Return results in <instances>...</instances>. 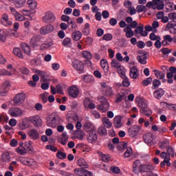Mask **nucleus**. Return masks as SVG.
<instances>
[{"instance_id":"1","label":"nucleus","mask_w":176,"mask_h":176,"mask_svg":"<svg viewBox=\"0 0 176 176\" xmlns=\"http://www.w3.org/2000/svg\"><path fill=\"white\" fill-rule=\"evenodd\" d=\"M60 122H61V118L58 115H51L47 118V126L54 129L60 124Z\"/></svg>"},{"instance_id":"2","label":"nucleus","mask_w":176,"mask_h":176,"mask_svg":"<svg viewBox=\"0 0 176 176\" xmlns=\"http://www.w3.org/2000/svg\"><path fill=\"white\" fill-rule=\"evenodd\" d=\"M100 85V91L103 96H105V97H112L115 96L112 87L108 85L105 82H101Z\"/></svg>"},{"instance_id":"3","label":"nucleus","mask_w":176,"mask_h":176,"mask_svg":"<svg viewBox=\"0 0 176 176\" xmlns=\"http://www.w3.org/2000/svg\"><path fill=\"white\" fill-rule=\"evenodd\" d=\"M137 27H138V22H137V21H134L131 24L128 25L123 30L125 33V36L126 38H133V36H134V31H133L131 28H137Z\"/></svg>"},{"instance_id":"4","label":"nucleus","mask_w":176,"mask_h":176,"mask_svg":"<svg viewBox=\"0 0 176 176\" xmlns=\"http://www.w3.org/2000/svg\"><path fill=\"white\" fill-rule=\"evenodd\" d=\"M20 162L21 164L24 166H28L32 168H36L38 167V162L35 160L30 157H21Z\"/></svg>"},{"instance_id":"5","label":"nucleus","mask_w":176,"mask_h":176,"mask_svg":"<svg viewBox=\"0 0 176 176\" xmlns=\"http://www.w3.org/2000/svg\"><path fill=\"white\" fill-rule=\"evenodd\" d=\"M42 20L45 24H52L56 21V15L51 11H47L44 13Z\"/></svg>"},{"instance_id":"6","label":"nucleus","mask_w":176,"mask_h":176,"mask_svg":"<svg viewBox=\"0 0 176 176\" xmlns=\"http://www.w3.org/2000/svg\"><path fill=\"white\" fill-rule=\"evenodd\" d=\"M100 105L98 107V111L102 113H105L109 111V108L111 105L109 104V102H108V99L104 96H102L100 98Z\"/></svg>"},{"instance_id":"7","label":"nucleus","mask_w":176,"mask_h":176,"mask_svg":"<svg viewBox=\"0 0 176 176\" xmlns=\"http://www.w3.org/2000/svg\"><path fill=\"white\" fill-rule=\"evenodd\" d=\"M8 114L11 118H20L24 115V111L19 107H10L8 110Z\"/></svg>"},{"instance_id":"8","label":"nucleus","mask_w":176,"mask_h":176,"mask_svg":"<svg viewBox=\"0 0 176 176\" xmlns=\"http://www.w3.org/2000/svg\"><path fill=\"white\" fill-rule=\"evenodd\" d=\"M142 127L138 125H133L128 129V135L131 138H135L138 135L140 131L142 130Z\"/></svg>"},{"instance_id":"9","label":"nucleus","mask_w":176,"mask_h":176,"mask_svg":"<svg viewBox=\"0 0 176 176\" xmlns=\"http://www.w3.org/2000/svg\"><path fill=\"white\" fill-rule=\"evenodd\" d=\"M28 120L34 125V127L42 126V118L38 115L30 116Z\"/></svg>"},{"instance_id":"10","label":"nucleus","mask_w":176,"mask_h":176,"mask_svg":"<svg viewBox=\"0 0 176 176\" xmlns=\"http://www.w3.org/2000/svg\"><path fill=\"white\" fill-rule=\"evenodd\" d=\"M143 166L140 160H135L133 164V173L138 175L140 173H142Z\"/></svg>"},{"instance_id":"11","label":"nucleus","mask_w":176,"mask_h":176,"mask_svg":"<svg viewBox=\"0 0 176 176\" xmlns=\"http://www.w3.org/2000/svg\"><path fill=\"white\" fill-rule=\"evenodd\" d=\"M25 101V94L19 93L13 98V102L15 105H21Z\"/></svg>"},{"instance_id":"12","label":"nucleus","mask_w":176,"mask_h":176,"mask_svg":"<svg viewBox=\"0 0 176 176\" xmlns=\"http://www.w3.org/2000/svg\"><path fill=\"white\" fill-rule=\"evenodd\" d=\"M68 94L70 96V97H72V98H78V96H79V89L76 85H72L68 88Z\"/></svg>"},{"instance_id":"13","label":"nucleus","mask_w":176,"mask_h":176,"mask_svg":"<svg viewBox=\"0 0 176 176\" xmlns=\"http://www.w3.org/2000/svg\"><path fill=\"white\" fill-rule=\"evenodd\" d=\"M54 31V25L48 24L40 29V34H41V35H47V34H50V32H53Z\"/></svg>"},{"instance_id":"14","label":"nucleus","mask_w":176,"mask_h":176,"mask_svg":"<svg viewBox=\"0 0 176 176\" xmlns=\"http://www.w3.org/2000/svg\"><path fill=\"white\" fill-rule=\"evenodd\" d=\"M1 23L2 25H4V27H10L13 23L12 21L9 20V15L7 14H3L1 19Z\"/></svg>"},{"instance_id":"15","label":"nucleus","mask_w":176,"mask_h":176,"mask_svg":"<svg viewBox=\"0 0 176 176\" xmlns=\"http://www.w3.org/2000/svg\"><path fill=\"white\" fill-rule=\"evenodd\" d=\"M9 82L6 81L3 82L0 87V96H6V94H8V91H9Z\"/></svg>"},{"instance_id":"16","label":"nucleus","mask_w":176,"mask_h":176,"mask_svg":"<svg viewBox=\"0 0 176 176\" xmlns=\"http://www.w3.org/2000/svg\"><path fill=\"white\" fill-rule=\"evenodd\" d=\"M139 56H138V61L140 63V64L145 65L146 64V60L148 58V56H146V54L144 51H140L139 52Z\"/></svg>"},{"instance_id":"17","label":"nucleus","mask_w":176,"mask_h":176,"mask_svg":"<svg viewBox=\"0 0 176 176\" xmlns=\"http://www.w3.org/2000/svg\"><path fill=\"white\" fill-rule=\"evenodd\" d=\"M144 141L147 145H151L153 142V133H146L143 135Z\"/></svg>"},{"instance_id":"18","label":"nucleus","mask_w":176,"mask_h":176,"mask_svg":"<svg viewBox=\"0 0 176 176\" xmlns=\"http://www.w3.org/2000/svg\"><path fill=\"white\" fill-rule=\"evenodd\" d=\"M129 76L131 79H137L138 76H140V71L137 68V67H133L130 69Z\"/></svg>"},{"instance_id":"19","label":"nucleus","mask_w":176,"mask_h":176,"mask_svg":"<svg viewBox=\"0 0 176 176\" xmlns=\"http://www.w3.org/2000/svg\"><path fill=\"white\" fill-rule=\"evenodd\" d=\"M84 107L86 109H94L96 108V104L91 102L90 98H86L84 99Z\"/></svg>"},{"instance_id":"20","label":"nucleus","mask_w":176,"mask_h":176,"mask_svg":"<svg viewBox=\"0 0 176 176\" xmlns=\"http://www.w3.org/2000/svg\"><path fill=\"white\" fill-rule=\"evenodd\" d=\"M28 135L32 140H39V132L36 131V129H31L28 132Z\"/></svg>"},{"instance_id":"21","label":"nucleus","mask_w":176,"mask_h":176,"mask_svg":"<svg viewBox=\"0 0 176 176\" xmlns=\"http://www.w3.org/2000/svg\"><path fill=\"white\" fill-rule=\"evenodd\" d=\"M10 2H12L18 9H20L25 5L26 0H9Z\"/></svg>"},{"instance_id":"22","label":"nucleus","mask_w":176,"mask_h":176,"mask_svg":"<svg viewBox=\"0 0 176 176\" xmlns=\"http://www.w3.org/2000/svg\"><path fill=\"white\" fill-rule=\"evenodd\" d=\"M73 67L76 69V71H80V72H83V69L85 68V66L83 65V63L82 62H80L79 60H75L72 63Z\"/></svg>"},{"instance_id":"23","label":"nucleus","mask_w":176,"mask_h":176,"mask_svg":"<svg viewBox=\"0 0 176 176\" xmlns=\"http://www.w3.org/2000/svg\"><path fill=\"white\" fill-rule=\"evenodd\" d=\"M113 124L116 129H120L123 126L122 122V117L120 116H116L113 120Z\"/></svg>"},{"instance_id":"24","label":"nucleus","mask_w":176,"mask_h":176,"mask_svg":"<svg viewBox=\"0 0 176 176\" xmlns=\"http://www.w3.org/2000/svg\"><path fill=\"white\" fill-rule=\"evenodd\" d=\"M168 146H170V140L167 138H164L159 143L160 149H167Z\"/></svg>"},{"instance_id":"25","label":"nucleus","mask_w":176,"mask_h":176,"mask_svg":"<svg viewBox=\"0 0 176 176\" xmlns=\"http://www.w3.org/2000/svg\"><path fill=\"white\" fill-rule=\"evenodd\" d=\"M162 41V46H168L171 42H173V37H171V35L166 34L164 36Z\"/></svg>"},{"instance_id":"26","label":"nucleus","mask_w":176,"mask_h":176,"mask_svg":"<svg viewBox=\"0 0 176 176\" xmlns=\"http://www.w3.org/2000/svg\"><path fill=\"white\" fill-rule=\"evenodd\" d=\"M78 167H82V168H89V164L83 158H79L76 162Z\"/></svg>"},{"instance_id":"27","label":"nucleus","mask_w":176,"mask_h":176,"mask_svg":"<svg viewBox=\"0 0 176 176\" xmlns=\"http://www.w3.org/2000/svg\"><path fill=\"white\" fill-rule=\"evenodd\" d=\"M164 93L165 92L163 89L160 88L154 91L153 96L155 97V98H157V100H160V98H162V97L164 96Z\"/></svg>"},{"instance_id":"28","label":"nucleus","mask_w":176,"mask_h":176,"mask_svg":"<svg viewBox=\"0 0 176 176\" xmlns=\"http://www.w3.org/2000/svg\"><path fill=\"white\" fill-rule=\"evenodd\" d=\"M24 145V143L21 142L19 144V146L16 148V151L19 155H25L27 154L28 148L23 146Z\"/></svg>"},{"instance_id":"29","label":"nucleus","mask_w":176,"mask_h":176,"mask_svg":"<svg viewBox=\"0 0 176 176\" xmlns=\"http://www.w3.org/2000/svg\"><path fill=\"white\" fill-rule=\"evenodd\" d=\"M30 64L32 67H39V65H42V59L39 58H32L30 60Z\"/></svg>"},{"instance_id":"30","label":"nucleus","mask_w":176,"mask_h":176,"mask_svg":"<svg viewBox=\"0 0 176 176\" xmlns=\"http://www.w3.org/2000/svg\"><path fill=\"white\" fill-rule=\"evenodd\" d=\"M166 28H168V30H169L170 34L176 35V25H174V24H173V23L169 22L166 25Z\"/></svg>"},{"instance_id":"31","label":"nucleus","mask_w":176,"mask_h":176,"mask_svg":"<svg viewBox=\"0 0 176 176\" xmlns=\"http://www.w3.org/2000/svg\"><path fill=\"white\" fill-rule=\"evenodd\" d=\"M27 5L29 9H32V10H34V9H36L38 6V2L36 0H28L27 1Z\"/></svg>"},{"instance_id":"32","label":"nucleus","mask_w":176,"mask_h":176,"mask_svg":"<svg viewBox=\"0 0 176 176\" xmlns=\"http://www.w3.org/2000/svg\"><path fill=\"white\" fill-rule=\"evenodd\" d=\"M97 140V133L96 131H92L89 133V135L88 136V141L91 144L94 142V141Z\"/></svg>"},{"instance_id":"33","label":"nucleus","mask_w":176,"mask_h":176,"mask_svg":"<svg viewBox=\"0 0 176 176\" xmlns=\"http://www.w3.org/2000/svg\"><path fill=\"white\" fill-rule=\"evenodd\" d=\"M41 41V37L38 35L33 36L30 39V45L34 46V47L38 46V42Z\"/></svg>"},{"instance_id":"34","label":"nucleus","mask_w":176,"mask_h":176,"mask_svg":"<svg viewBox=\"0 0 176 176\" xmlns=\"http://www.w3.org/2000/svg\"><path fill=\"white\" fill-rule=\"evenodd\" d=\"M138 105L141 108L140 109H145L146 108H148V101L144 98H140L138 101Z\"/></svg>"},{"instance_id":"35","label":"nucleus","mask_w":176,"mask_h":176,"mask_svg":"<svg viewBox=\"0 0 176 176\" xmlns=\"http://www.w3.org/2000/svg\"><path fill=\"white\" fill-rule=\"evenodd\" d=\"M100 65L105 73L109 71V66L108 65V61L106 59H102L100 60Z\"/></svg>"},{"instance_id":"36","label":"nucleus","mask_w":176,"mask_h":176,"mask_svg":"<svg viewBox=\"0 0 176 176\" xmlns=\"http://www.w3.org/2000/svg\"><path fill=\"white\" fill-rule=\"evenodd\" d=\"M21 47L23 50V52L25 53V54H28V56H30L31 54V47L28 45V44L25 43H23L21 44Z\"/></svg>"},{"instance_id":"37","label":"nucleus","mask_w":176,"mask_h":176,"mask_svg":"<svg viewBox=\"0 0 176 176\" xmlns=\"http://www.w3.org/2000/svg\"><path fill=\"white\" fill-rule=\"evenodd\" d=\"M153 170H155L153 166L151 164H143L142 173H151V171H153Z\"/></svg>"},{"instance_id":"38","label":"nucleus","mask_w":176,"mask_h":176,"mask_svg":"<svg viewBox=\"0 0 176 176\" xmlns=\"http://www.w3.org/2000/svg\"><path fill=\"white\" fill-rule=\"evenodd\" d=\"M10 154L9 152H4L1 155V160L4 163H9L10 162Z\"/></svg>"},{"instance_id":"39","label":"nucleus","mask_w":176,"mask_h":176,"mask_svg":"<svg viewBox=\"0 0 176 176\" xmlns=\"http://www.w3.org/2000/svg\"><path fill=\"white\" fill-rule=\"evenodd\" d=\"M62 45L65 46V47H72V42L71 41V38H65L62 43Z\"/></svg>"},{"instance_id":"40","label":"nucleus","mask_w":176,"mask_h":176,"mask_svg":"<svg viewBox=\"0 0 176 176\" xmlns=\"http://www.w3.org/2000/svg\"><path fill=\"white\" fill-rule=\"evenodd\" d=\"M102 124L107 129H111L112 127V122L108 119V118L105 117L102 120Z\"/></svg>"},{"instance_id":"41","label":"nucleus","mask_w":176,"mask_h":176,"mask_svg":"<svg viewBox=\"0 0 176 176\" xmlns=\"http://www.w3.org/2000/svg\"><path fill=\"white\" fill-rule=\"evenodd\" d=\"M72 38L74 41H79L82 38V32L79 31L74 32L72 34Z\"/></svg>"},{"instance_id":"42","label":"nucleus","mask_w":176,"mask_h":176,"mask_svg":"<svg viewBox=\"0 0 176 176\" xmlns=\"http://www.w3.org/2000/svg\"><path fill=\"white\" fill-rule=\"evenodd\" d=\"M84 129L86 131H94V125L91 122H87L84 124Z\"/></svg>"},{"instance_id":"43","label":"nucleus","mask_w":176,"mask_h":176,"mask_svg":"<svg viewBox=\"0 0 176 176\" xmlns=\"http://www.w3.org/2000/svg\"><path fill=\"white\" fill-rule=\"evenodd\" d=\"M169 71L170 72L167 73L166 77L168 78H173L174 77V74H176V67H170Z\"/></svg>"},{"instance_id":"44","label":"nucleus","mask_w":176,"mask_h":176,"mask_svg":"<svg viewBox=\"0 0 176 176\" xmlns=\"http://www.w3.org/2000/svg\"><path fill=\"white\" fill-rule=\"evenodd\" d=\"M153 72H154L156 78H157V79H164V78L166 76V75L163 72H162L157 69L153 70Z\"/></svg>"},{"instance_id":"45","label":"nucleus","mask_w":176,"mask_h":176,"mask_svg":"<svg viewBox=\"0 0 176 176\" xmlns=\"http://www.w3.org/2000/svg\"><path fill=\"white\" fill-rule=\"evenodd\" d=\"M19 127L21 129V130H25V129H28L30 127V124H28V121L26 120H23L21 123L19 124Z\"/></svg>"},{"instance_id":"46","label":"nucleus","mask_w":176,"mask_h":176,"mask_svg":"<svg viewBox=\"0 0 176 176\" xmlns=\"http://www.w3.org/2000/svg\"><path fill=\"white\" fill-rule=\"evenodd\" d=\"M82 56L86 60H91L93 58V55L91 54V52L89 51H83L82 52Z\"/></svg>"},{"instance_id":"47","label":"nucleus","mask_w":176,"mask_h":176,"mask_svg":"<svg viewBox=\"0 0 176 176\" xmlns=\"http://www.w3.org/2000/svg\"><path fill=\"white\" fill-rule=\"evenodd\" d=\"M56 157H58V159H60V160H64L67 159V153L61 151H58L56 153Z\"/></svg>"},{"instance_id":"48","label":"nucleus","mask_w":176,"mask_h":176,"mask_svg":"<svg viewBox=\"0 0 176 176\" xmlns=\"http://www.w3.org/2000/svg\"><path fill=\"white\" fill-rule=\"evenodd\" d=\"M155 6L157 10H162V9H164V3H163V1L157 0L155 2Z\"/></svg>"},{"instance_id":"49","label":"nucleus","mask_w":176,"mask_h":176,"mask_svg":"<svg viewBox=\"0 0 176 176\" xmlns=\"http://www.w3.org/2000/svg\"><path fill=\"white\" fill-rule=\"evenodd\" d=\"M117 148L118 151H124V149L127 148V143L120 142L118 143Z\"/></svg>"},{"instance_id":"50","label":"nucleus","mask_w":176,"mask_h":176,"mask_svg":"<svg viewBox=\"0 0 176 176\" xmlns=\"http://www.w3.org/2000/svg\"><path fill=\"white\" fill-rule=\"evenodd\" d=\"M111 64L113 68L117 69V71L120 69V68H122V66L120 65V63H119V61L116 60H113Z\"/></svg>"},{"instance_id":"51","label":"nucleus","mask_w":176,"mask_h":176,"mask_svg":"<svg viewBox=\"0 0 176 176\" xmlns=\"http://www.w3.org/2000/svg\"><path fill=\"white\" fill-rule=\"evenodd\" d=\"M6 38H8V34L3 30L0 29V41L1 42H6Z\"/></svg>"},{"instance_id":"52","label":"nucleus","mask_w":176,"mask_h":176,"mask_svg":"<svg viewBox=\"0 0 176 176\" xmlns=\"http://www.w3.org/2000/svg\"><path fill=\"white\" fill-rule=\"evenodd\" d=\"M141 113L145 115V116H151L152 115V110L149 108L146 107V109H140Z\"/></svg>"},{"instance_id":"53","label":"nucleus","mask_w":176,"mask_h":176,"mask_svg":"<svg viewBox=\"0 0 176 176\" xmlns=\"http://www.w3.org/2000/svg\"><path fill=\"white\" fill-rule=\"evenodd\" d=\"M98 153L101 157L102 162H104V163H108V162H109V159H111V157L109 155H104L101 152H98Z\"/></svg>"},{"instance_id":"54","label":"nucleus","mask_w":176,"mask_h":176,"mask_svg":"<svg viewBox=\"0 0 176 176\" xmlns=\"http://www.w3.org/2000/svg\"><path fill=\"white\" fill-rule=\"evenodd\" d=\"M48 97H49V93L47 92H45L40 95V98L41 99L42 102H43L44 104H46V102H47Z\"/></svg>"},{"instance_id":"55","label":"nucleus","mask_w":176,"mask_h":176,"mask_svg":"<svg viewBox=\"0 0 176 176\" xmlns=\"http://www.w3.org/2000/svg\"><path fill=\"white\" fill-rule=\"evenodd\" d=\"M13 53L15 56H17V57H19V58H23V53L21 52V50L20 48H14L13 50Z\"/></svg>"},{"instance_id":"56","label":"nucleus","mask_w":176,"mask_h":176,"mask_svg":"<svg viewBox=\"0 0 176 176\" xmlns=\"http://www.w3.org/2000/svg\"><path fill=\"white\" fill-rule=\"evenodd\" d=\"M83 80L87 83H90V82H93V80H94V77H93L91 75H84Z\"/></svg>"},{"instance_id":"57","label":"nucleus","mask_w":176,"mask_h":176,"mask_svg":"<svg viewBox=\"0 0 176 176\" xmlns=\"http://www.w3.org/2000/svg\"><path fill=\"white\" fill-rule=\"evenodd\" d=\"M133 155V148L131 147H128L124 153V157H130Z\"/></svg>"},{"instance_id":"58","label":"nucleus","mask_w":176,"mask_h":176,"mask_svg":"<svg viewBox=\"0 0 176 176\" xmlns=\"http://www.w3.org/2000/svg\"><path fill=\"white\" fill-rule=\"evenodd\" d=\"M14 16L17 21H24V20H25V17H24V16L19 12H16Z\"/></svg>"},{"instance_id":"59","label":"nucleus","mask_w":176,"mask_h":176,"mask_svg":"<svg viewBox=\"0 0 176 176\" xmlns=\"http://www.w3.org/2000/svg\"><path fill=\"white\" fill-rule=\"evenodd\" d=\"M98 133L100 135H107V129L104 126H100L98 129Z\"/></svg>"},{"instance_id":"60","label":"nucleus","mask_w":176,"mask_h":176,"mask_svg":"<svg viewBox=\"0 0 176 176\" xmlns=\"http://www.w3.org/2000/svg\"><path fill=\"white\" fill-rule=\"evenodd\" d=\"M161 85L162 82H160V80L157 79H154L153 80V89H157V87H159V86H160Z\"/></svg>"},{"instance_id":"61","label":"nucleus","mask_w":176,"mask_h":176,"mask_svg":"<svg viewBox=\"0 0 176 176\" xmlns=\"http://www.w3.org/2000/svg\"><path fill=\"white\" fill-rule=\"evenodd\" d=\"M160 36L156 35L155 33H151L149 35V38L151 41H157L158 39H160Z\"/></svg>"},{"instance_id":"62","label":"nucleus","mask_w":176,"mask_h":176,"mask_svg":"<svg viewBox=\"0 0 176 176\" xmlns=\"http://www.w3.org/2000/svg\"><path fill=\"white\" fill-rule=\"evenodd\" d=\"M122 79V86H124V87H129V86H130V80H129V78L125 77Z\"/></svg>"},{"instance_id":"63","label":"nucleus","mask_w":176,"mask_h":176,"mask_svg":"<svg viewBox=\"0 0 176 176\" xmlns=\"http://www.w3.org/2000/svg\"><path fill=\"white\" fill-rule=\"evenodd\" d=\"M85 135H86V134L85 133V132L82 131H79L76 133V138H78V140H83V138H85Z\"/></svg>"},{"instance_id":"64","label":"nucleus","mask_w":176,"mask_h":176,"mask_svg":"<svg viewBox=\"0 0 176 176\" xmlns=\"http://www.w3.org/2000/svg\"><path fill=\"white\" fill-rule=\"evenodd\" d=\"M83 170L82 168H76L74 169V174L77 176H83Z\"/></svg>"}]
</instances>
